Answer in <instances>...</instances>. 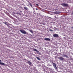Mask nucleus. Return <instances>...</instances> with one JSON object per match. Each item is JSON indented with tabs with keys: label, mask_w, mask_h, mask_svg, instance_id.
<instances>
[{
	"label": "nucleus",
	"mask_w": 73,
	"mask_h": 73,
	"mask_svg": "<svg viewBox=\"0 0 73 73\" xmlns=\"http://www.w3.org/2000/svg\"><path fill=\"white\" fill-rule=\"evenodd\" d=\"M7 22H5V24H7Z\"/></svg>",
	"instance_id": "20"
},
{
	"label": "nucleus",
	"mask_w": 73,
	"mask_h": 73,
	"mask_svg": "<svg viewBox=\"0 0 73 73\" xmlns=\"http://www.w3.org/2000/svg\"><path fill=\"white\" fill-rule=\"evenodd\" d=\"M53 36L54 37H56H56H58V35L57 34H55L53 35Z\"/></svg>",
	"instance_id": "4"
},
{
	"label": "nucleus",
	"mask_w": 73,
	"mask_h": 73,
	"mask_svg": "<svg viewBox=\"0 0 73 73\" xmlns=\"http://www.w3.org/2000/svg\"><path fill=\"white\" fill-rule=\"evenodd\" d=\"M34 51H35V52H38L37 50V49H35L34 50Z\"/></svg>",
	"instance_id": "12"
},
{
	"label": "nucleus",
	"mask_w": 73,
	"mask_h": 73,
	"mask_svg": "<svg viewBox=\"0 0 73 73\" xmlns=\"http://www.w3.org/2000/svg\"><path fill=\"white\" fill-rule=\"evenodd\" d=\"M29 31L31 33H33V31L32 30H30Z\"/></svg>",
	"instance_id": "14"
},
{
	"label": "nucleus",
	"mask_w": 73,
	"mask_h": 73,
	"mask_svg": "<svg viewBox=\"0 0 73 73\" xmlns=\"http://www.w3.org/2000/svg\"><path fill=\"white\" fill-rule=\"evenodd\" d=\"M44 40L46 41H50V40L49 38H44Z\"/></svg>",
	"instance_id": "6"
},
{
	"label": "nucleus",
	"mask_w": 73,
	"mask_h": 73,
	"mask_svg": "<svg viewBox=\"0 0 73 73\" xmlns=\"http://www.w3.org/2000/svg\"><path fill=\"white\" fill-rule=\"evenodd\" d=\"M0 64L1 65H5V64L2 63L1 62H0Z\"/></svg>",
	"instance_id": "9"
},
{
	"label": "nucleus",
	"mask_w": 73,
	"mask_h": 73,
	"mask_svg": "<svg viewBox=\"0 0 73 73\" xmlns=\"http://www.w3.org/2000/svg\"><path fill=\"white\" fill-rule=\"evenodd\" d=\"M71 28H72V29H73V27H71Z\"/></svg>",
	"instance_id": "26"
},
{
	"label": "nucleus",
	"mask_w": 73,
	"mask_h": 73,
	"mask_svg": "<svg viewBox=\"0 0 73 73\" xmlns=\"http://www.w3.org/2000/svg\"><path fill=\"white\" fill-rule=\"evenodd\" d=\"M36 5H37V6H38V4H36Z\"/></svg>",
	"instance_id": "21"
},
{
	"label": "nucleus",
	"mask_w": 73,
	"mask_h": 73,
	"mask_svg": "<svg viewBox=\"0 0 73 73\" xmlns=\"http://www.w3.org/2000/svg\"><path fill=\"white\" fill-rule=\"evenodd\" d=\"M19 31H20V32H21L22 33H23V34H25V35H26L27 33V32L23 29L20 30Z\"/></svg>",
	"instance_id": "1"
},
{
	"label": "nucleus",
	"mask_w": 73,
	"mask_h": 73,
	"mask_svg": "<svg viewBox=\"0 0 73 73\" xmlns=\"http://www.w3.org/2000/svg\"><path fill=\"white\" fill-rule=\"evenodd\" d=\"M57 10V9H55V11H56V10Z\"/></svg>",
	"instance_id": "25"
},
{
	"label": "nucleus",
	"mask_w": 73,
	"mask_h": 73,
	"mask_svg": "<svg viewBox=\"0 0 73 73\" xmlns=\"http://www.w3.org/2000/svg\"><path fill=\"white\" fill-rule=\"evenodd\" d=\"M54 28L55 29H54V31H56V30H57V29L55 27H54Z\"/></svg>",
	"instance_id": "17"
},
{
	"label": "nucleus",
	"mask_w": 73,
	"mask_h": 73,
	"mask_svg": "<svg viewBox=\"0 0 73 73\" xmlns=\"http://www.w3.org/2000/svg\"><path fill=\"white\" fill-rule=\"evenodd\" d=\"M36 10H38V9L37 8H36Z\"/></svg>",
	"instance_id": "23"
},
{
	"label": "nucleus",
	"mask_w": 73,
	"mask_h": 73,
	"mask_svg": "<svg viewBox=\"0 0 73 73\" xmlns=\"http://www.w3.org/2000/svg\"><path fill=\"white\" fill-rule=\"evenodd\" d=\"M27 63L29 64V65H32V63L31 62L29 61H27Z\"/></svg>",
	"instance_id": "7"
},
{
	"label": "nucleus",
	"mask_w": 73,
	"mask_h": 73,
	"mask_svg": "<svg viewBox=\"0 0 73 73\" xmlns=\"http://www.w3.org/2000/svg\"><path fill=\"white\" fill-rule=\"evenodd\" d=\"M16 13L17 14H18V13H18L17 12H16Z\"/></svg>",
	"instance_id": "22"
},
{
	"label": "nucleus",
	"mask_w": 73,
	"mask_h": 73,
	"mask_svg": "<svg viewBox=\"0 0 73 73\" xmlns=\"http://www.w3.org/2000/svg\"><path fill=\"white\" fill-rule=\"evenodd\" d=\"M50 31H52V32H53V31L52 30V29H50L49 30Z\"/></svg>",
	"instance_id": "18"
},
{
	"label": "nucleus",
	"mask_w": 73,
	"mask_h": 73,
	"mask_svg": "<svg viewBox=\"0 0 73 73\" xmlns=\"http://www.w3.org/2000/svg\"><path fill=\"white\" fill-rule=\"evenodd\" d=\"M20 11V12H22L21 11Z\"/></svg>",
	"instance_id": "27"
},
{
	"label": "nucleus",
	"mask_w": 73,
	"mask_h": 73,
	"mask_svg": "<svg viewBox=\"0 0 73 73\" xmlns=\"http://www.w3.org/2000/svg\"><path fill=\"white\" fill-rule=\"evenodd\" d=\"M61 5L63 6V7H68V6L69 5L68 4L65 3L61 4Z\"/></svg>",
	"instance_id": "2"
},
{
	"label": "nucleus",
	"mask_w": 73,
	"mask_h": 73,
	"mask_svg": "<svg viewBox=\"0 0 73 73\" xmlns=\"http://www.w3.org/2000/svg\"><path fill=\"white\" fill-rule=\"evenodd\" d=\"M55 13L56 14H57V11L55 12Z\"/></svg>",
	"instance_id": "19"
},
{
	"label": "nucleus",
	"mask_w": 73,
	"mask_h": 73,
	"mask_svg": "<svg viewBox=\"0 0 73 73\" xmlns=\"http://www.w3.org/2000/svg\"><path fill=\"white\" fill-rule=\"evenodd\" d=\"M18 15H19V16L21 15V13H18Z\"/></svg>",
	"instance_id": "16"
},
{
	"label": "nucleus",
	"mask_w": 73,
	"mask_h": 73,
	"mask_svg": "<svg viewBox=\"0 0 73 73\" xmlns=\"http://www.w3.org/2000/svg\"><path fill=\"white\" fill-rule=\"evenodd\" d=\"M64 55V57H66V58H69V56L67 55Z\"/></svg>",
	"instance_id": "8"
},
{
	"label": "nucleus",
	"mask_w": 73,
	"mask_h": 73,
	"mask_svg": "<svg viewBox=\"0 0 73 73\" xmlns=\"http://www.w3.org/2000/svg\"><path fill=\"white\" fill-rule=\"evenodd\" d=\"M31 6V7H32V4H31V3H30L29 4Z\"/></svg>",
	"instance_id": "13"
},
{
	"label": "nucleus",
	"mask_w": 73,
	"mask_h": 73,
	"mask_svg": "<svg viewBox=\"0 0 73 73\" xmlns=\"http://www.w3.org/2000/svg\"><path fill=\"white\" fill-rule=\"evenodd\" d=\"M0 62H1V60L0 59Z\"/></svg>",
	"instance_id": "24"
},
{
	"label": "nucleus",
	"mask_w": 73,
	"mask_h": 73,
	"mask_svg": "<svg viewBox=\"0 0 73 73\" xmlns=\"http://www.w3.org/2000/svg\"><path fill=\"white\" fill-rule=\"evenodd\" d=\"M53 66L56 69H57V67H56V65L55 63L53 64Z\"/></svg>",
	"instance_id": "5"
},
{
	"label": "nucleus",
	"mask_w": 73,
	"mask_h": 73,
	"mask_svg": "<svg viewBox=\"0 0 73 73\" xmlns=\"http://www.w3.org/2000/svg\"><path fill=\"white\" fill-rule=\"evenodd\" d=\"M36 58L37 59V60H39L40 61V60H41V59L39 57H36Z\"/></svg>",
	"instance_id": "11"
},
{
	"label": "nucleus",
	"mask_w": 73,
	"mask_h": 73,
	"mask_svg": "<svg viewBox=\"0 0 73 73\" xmlns=\"http://www.w3.org/2000/svg\"><path fill=\"white\" fill-rule=\"evenodd\" d=\"M58 58H59L60 60H62L64 61L65 60V59L64 58L62 57V56H60V57H58Z\"/></svg>",
	"instance_id": "3"
},
{
	"label": "nucleus",
	"mask_w": 73,
	"mask_h": 73,
	"mask_svg": "<svg viewBox=\"0 0 73 73\" xmlns=\"http://www.w3.org/2000/svg\"><path fill=\"white\" fill-rule=\"evenodd\" d=\"M24 8L25 10H28V8L26 7H24Z\"/></svg>",
	"instance_id": "10"
},
{
	"label": "nucleus",
	"mask_w": 73,
	"mask_h": 73,
	"mask_svg": "<svg viewBox=\"0 0 73 73\" xmlns=\"http://www.w3.org/2000/svg\"><path fill=\"white\" fill-rule=\"evenodd\" d=\"M60 12L57 11V14H60Z\"/></svg>",
	"instance_id": "15"
}]
</instances>
